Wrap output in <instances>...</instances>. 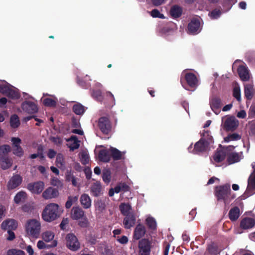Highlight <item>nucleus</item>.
Here are the masks:
<instances>
[{"mask_svg": "<svg viewBox=\"0 0 255 255\" xmlns=\"http://www.w3.org/2000/svg\"><path fill=\"white\" fill-rule=\"evenodd\" d=\"M10 126L12 128H17L20 125V122L17 115L14 114L11 116L10 119Z\"/></svg>", "mask_w": 255, "mask_h": 255, "instance_id": "79ce46f5", "label": "nucleus"}, {"mask_svg": "<svg viewBox=\"0 0 255 255\" xmlns=\"http://www.w3.org/2000/svg\"><path fill=\"white\" fill-rule=\"evenodd\" d=\"M42 240L45 242H51L54 241V238L55 237L54 233L51 231H46L42 233L41 235Z\"/></svg>", "mask_w": 255, "mask_h": 255, "instance_id": "e433bc0d", "label": "nucleus"}, {"mask_svg": "<svg viewBox=\"0 0 255 255\" xmlns=\"http://www.w3.org/2000/svg\"><path fill=\"white\" fill-rule=\"evenodd\" d=\"M66 246L72 251H76L80 248V243L76 236L70 233L67 235L66 237Z\"/></svg>", "mask_w": 255, "mask_h": 255, "instance_id": "6e6552de", "label": "nucleus"}, {"mask_svg": "<svg viewBox=\"0 0 255 255\" xmlns=\"http://www.w3.org/2000/svg\"><path fill=\"white\" fill-rule=\"evenodd\" d=\"M44 188V183L42 181H37L28 183L27 189L32 194H39Z\"/></svg>", "mask_w": 255, "mask_h": 255, "instance_id": "9d476101", "label": "nucleus"}, {"mask_svg": "<svg viewBox=\"0 0 255 255\" xmlns=\"http://www.w3.org/2000/svg\"><path fill=\"white\" fill-rule=\"evenodd\" d=\"M86 239L91 245H95L96 243V238L92 234H88L86 236Z\"/></svg>", "mask_w": 255, "mask_h": 255, "instance_id": "69168bd1", "label": "nucleus"}, {"mask_svg": "<svg viewBox=\"0 0 255 255\" xmlns=\"http://www.w3.org/2000/svg\"><path fill=\"white\" fill-rule=\"evenodd\" d=\"M91 192L93 196L98 197L101 194L102 185L99 181H96L92 184L91 186Z\"/></svg>", "mask_w": 255, "mask_h": 255, "instance_id": "bb28decb", "label": "nucleus"}, {"mask_svg": "<svg viewBox=\"0 0 255 255\" xmlns=\"http://www.w3.org/2000/svg\"><path fill=\"white\" fill-rule=\"evenodd\" d=\"M200 139L194 145L192 152L194 154H198L206 151L210 144L213 142V137L210 134V131L204 130L201 135Z\"/></svg>", "mask_w": 255, "mask_h": 255, "instance_id": "f03ea898", "label": "nucleus"}, {"mask_svg": "<svg viewBox=\"0 0 255 255\" xmlns=\"http://www.w3.org/2000/svg\"><path fill=\"white\" fill-rule=\"evenodd\" d=\"M238 126V121L233 116L227 118L224 123V128L226 131H234Z\"/></svg>", "mask_w": 255, "mask_h": 255, "instance_id": "f8f14e48", "label": "nucleus"}, {"mask_svg": "<svg viewBox=\"0 0 255 255\" xmlns=\"http://www.w3.org/2000/svg\"><path fill=\"white\" fill-rule=\"evenodd\" d=\"M22 177L19 174H13L7 182V188L11 190L18 187L22 183Z\"/></svg>", "mask_w": 255, "mask_h": 255, "instance_id": "ddd939ff", "label": "nucleus"}, {"mask_svg": "<svg viewBox=\"0 0 255 255\" xmlns=\"http://www.w3.org/2000/svg\"><path fill=\"white\" fill-rule=\"evenodd\" d=\"M11 151L9 145L4 144L0 146V157L8 156V153Z\"/></svg>", "mask_w": 255, "mask_h": 255, "instance_id": "58836bf2", "label": "nucleus"}, {"mask_svg": "<svg viewBox=\"0 0 255 255\" xmlns=\"http://www.w3.org/2000/svg\"><path fill=\"white\" fill-rule=\"evenodd\" d=\"M145 232L146 230L144 225L139 224L134 229L133 237L135 240H139L144 236Z\"/></svg>", "mask_w": 255, "mask_h": 255, "instance_id": "aec40b11", "label": "nucleus"}, {"mask_svg": "<svg viewBox=\"0 0 255 255\" xmlns=\"http://www.w3.org/2000/svg\"><path fill=\"white\" fill-rule=\"evenodd\" d=\"M92 97L97 101H102L103 99L102 92L100 90H94L92 94Z\"/></svg>", "mask_w": 255, "mask_h": 255, "instance_id": "603ef678", "label": "nucleus"}, {"mask_svg": "<svg viewBox=\"0 0 255 255\" xmlns=\"http://www.w3.org/2000/svg\"><path fill=\"white\" fill-rule=\"evenodd\" d=\"M210 105L213 111L219 110L221 107L222 102L220 98L214 97L210 100Z\"/></svg>", "mask_w": 255, "mask_h": 255, "instance_id": "c85d7f7f", "label": "nucleus"}, {"mask_svg": "<svg viewBox=\"0 0 255 255\" xmlns=\"http://www.w3.org/2000/svg\"><path fill=\"white\" fill-rule=\"evenodd\" d=\"M255 225V220L252 218H244L240 223V227L243 229H251L253 228Z\"/></svg>", "mask_w": 255, "mask_h": 255, "instance_id": "5701e85b", "label": "nucleus"}, {"mask_svg": "<svg viewBox=\"0 0 255 255\" xmlns=\"http://www.w3.org/2000/svg\"><path fill=\"white\" fill-rule=\"evenodd\" d=\"M49 140L54 144L58 146L62 143V139L58 136H50Z\"/></svg>", "mask_w": 255, "mask_h": 255, "instance_id": "4d7b16f0", "label": "nucleus"}, {"mask_svg": "<svg viewBox=\"0 0 255 255\" xmlns=\"http://www.w3.org/2000/svg\"><path fill=\"white\" fill-rule=\"evenodd\" d=\"M9 88V85L0 84V93L6 95Z\"/></svg>", "mask_w": 255, "mask_h": 255, "instance_id": "e2e57ef3", "label": "nucleus"}, {"mask_svg": "<svg viewBox=\"0 0 255 255\" xmlns=\"http://www.w3.org/2000/svg\"><path fill=\"white\" fill-rule=\"evenodd\" d=\"M214 195L218 201H223L225 205L229 204L236 197L234 193L232 194L229 184L216 186L215 188Z\"/></svg>", "mask_w": 255, "mask_h": 255, "instance_id": "f257e3e1", "label": "nucleus"}, {"mask_svg": "<svg viewBox=\"0 0 255 255\" xmlns=\"http://www.w3.org/2000/svg\"><path fill=\"white\" fill-rule=\"evenodd\" d=\"M241 139V135L237 133H233L228 134L227 136L225 137L224 140L226 142L230 141L238 140Z\"/></svg>", "mask_w": 255, "mask_h": 255, "instance_id": "a18cd8bd", "label": "nucleus"}, {"mask_svg": "<svg viewBox=\"0 0 255 255\" xmlns=\"http://www.w3.org/2000/svg\"><path fill=\"white\" fill-rule=\"evenodd\" d=\"M182 12V8L178 5H173L170 10V14L171 17L174 19L180 17L181 16Z\"/></svg>", "mask_w": 255, "mask_h": 255, "instance_id": "cd10ccee", "label": "nucleus"}, {"mask_svg": "<svg viewBox=\"0 0 255 255\" xmlns=\"http://www.w3.org/2000/svg\"><path fill=\"white\" fill-rule=\"evenodd\" d=\"M221 14L220 9H215L209 13V15L212 19H217Z\"/></svg>", "mask_w": 255, "mask_h": 255, "instance_id": "5fc2aeb1", "label": "nucleus"}, {"mask_svg": "<svg viewBox=\"0 0 255 255\" xmlns=\"http://www.w3.org/2000/svg\"><path fill=\"white\" fill-rule=\"evenodd\" d=\"M150 15L151 16L154 18H164V14L161 13L157 9H154L150 11Z\"/></svg>", "mask_w": 255, "mask_h": 255, "instance_id": "6e6d98bb", "label": "nucleus"}, {"mask_svg": "<svg viewBox=\"0 0 255 255\" xmlns=\"http://www.w3.org/2000/svg\"><path fill=\"white\" fill-rule=\"evenodd\" d=\"M64 162V157L62 154L58 153L56 156V164L58 167L62 166Z\"/></svg>", "mask_w": 255, "mask_h": 255, "instance_id": "13d9d810", "label": "nucleus"}, {"mask_svg": "<svg viewBox=\"0 0 255 255\" xmlns=\"http://www.w3.org/2000/svg\"><path fill=\"white\" fill-rule=\"evenodd\" d=\"M117 240L122 244H126L128 242V238L126 236H123L121 238L117 237Z\"/></svg>", "mask_w": 255, "mask_h": 255, "instance_id": "774afa93", "label": "nucleus"}, {"mask_svg": "<svg viewBox=\"0 0 255 255\" xmlns=\"http://www.w3.org/2000/svg\"><path fill=\"white\" fill-rule=\"evenodd\" d=\"M207 250L208 251L209 253L211 255H215L217 254V248L213 244L208 245L207 248Z\"/></svg>", "mask_w": 255, "mask_h": 255, "instance_id": "680f3d73", "label": "nucleus"}, {"mask_svg": "<svg viewBox=\"0 0 255 255\" xmlns=\"http://www.w3.org/2000/svg\"><path fill=\"white\" fill-rule=\"evenodd\" d=\"M66 140L67 142L66 145L69 148L70 151H74L80 146V141L76 135H72L69 138L66 139Z\"/></svg>", "mask_w": 255, "mask_h": 255, "instance_id": "a211bd4d", "label": "nucleus"}, {"mask_svg": "<svg viewBox=\"0 0 255 255\" xmlns=\"http://www.w3.org/2000/svg\"><path fill=\"white\" fill-rule=\"evenodd\" d=\"M85 217V212L79 206L73 207L71 211V218L73 220H78Z\"/></svg>", "mask_w": 255, "mask_h": 255, "instance_id": "f3484780", "label": "nucleus"}, {"mask_svg": "<svg viewBox=\"0 0 255 255\" xmlns=\"http://www.w3.org/2000/svg\"><path fill=\"white\" fill-rule=\"evenodd\" d=\"M90 160V157L88 153L86 152H82L81 153L80 161L83 165L88 164Z\"/></svg>", "mask_w": 255, "mask_h": 255, "instance_id": "3c124183", "label": "nucleus"}, {"mask_svg": "<svg viewBox=\"0 0 255 255\" xmlns=\"http://www.w3.org/2000/svg\"><path fill=\"white\" fill-rule=\"evenodd\" d=\"M98 126L101 131L108 135L112 130V124L109 119L106 117H102L98 120Z\"/></svg>", "mask_w": 255, "mask_h": 255, "instance_id": "0eeeda50", "label": "nucleus"}, {"mask_svg": "<svg viewBox=\"0 0 255 255\" xmlns=\"http://www.w3.org/2000/svg\"><path fill=\"white\" fill-rule=\"evenodd\" d=\"M233 96L235 98L237 101H241V90L239 87H235L233 89Z\"/></svg>", "mask_w": 255, "mask_h": 255, "instance_id": "864d4df0", "label": "nucleus"}, {"mask_svg": "<svg viewBox=\"0 0 255 255\" xmlns=\"http://www.w3.org/2000/svg\"><path fill=\"white\" fill-rule=\"evenodd\" d=\"M180 82L185 89L189 90L186 87V85L191 89H195L198 86V80L194 73L188 72L184 74L183 78L181 77Z\"/></svg>", "mask_w": 255, "mask_h": 255, "instance_id": "39448f33", "label": "nucleus"}, {"mask_svg": "<svg viewBox=\"0 0 255 255\" xmlns=\"http://www.w3.org/2000/svg\"><path fill=\"white\" fill-rule=\"evenodd\" d=\"M102 178L106 184H109L111 179V172L110 169H105L102 172Z\"/></svg>", "mask_w": 255, "mask_h": 255, "instance_id": "a19ab883", "label": "nucleus"}, {"mask_svg": "<svg viewBox=\"0 0 255 255\" xmlns=\"http://www.w3.org/2000/svg\"><path fill=\"white\" fill-rule=\"evenodd\" d=\"M200 27V20L197 18H193L188 25V30L190 33L196 34L199 32Z\"/></svg>", "mask_w": 255, "mask_h": 255, "instance_id": "dca6fc26", "label": "nucleus"}, {"mask_svg": "<svg viewBox=\"0 0 255 255\" xmlns=\"http://www.w3.org/2000/svg\"><path fill=\"white\" fill-rule=\"evenodd\" d=\"M12 142L11 150L13 154L18 157H21L24 155V150L20 146L21 140L19 137H12L11 138Z\"/></svg>", "mask_w": 255, "mask_h": 255, "instance_id": "423d86ee", "label": "nucleus"}, {"mask_svg": "<svg viewBox=\"0 0 255 255\" xmlns=\"http://www.w3.org/2000/svg\"><path fill=\"white\" fill-rule=\"evenodd\" d=\"M254 88L251 84H247L245 86V96L248 100L252 99L254 95Z\"/></svg>", "mask_w": 255, "mask_h": 255, "instance_id": "c9c22d12", "label": "nucleus"}, {"mask_svg": "<svg viewBox=\"0 0 255 255\" xmlns=\"http://www.w3.org/2000/svg\"><path fill=\"white\" fill-rule=\"evenodd\" d=\"M80 202L84 209H88L92 206V200L88 194L84 193L80 198Z\"/></svg>", "mask_w": 255, "mask_h": 255, "instance_id": "4be33fe9", "label": "nucleus"}, {"mask_svg": "<svg viewBox=\"0 0 255 255\" xmlns=\"http://www.w3.org/2000/svg\"><path fill=\"white\" fill-rule=\"evenodd\" d=\"M125 217L123 220V225L125 228L127 229H130L135 224L136 217L134 213H131L128 215L125 216Z\"/></svg>", "mask_w": 255, "mask_h": 255, "instance_id": "2eb2a0df", "label": "nucleus"}, {"mask_svg": "<svg viewBox=\"0 0 255 255\" xmlns=\"http://www.w3.org/2000/svg\"><path fill=\"white\" fill-rule=\"evenodd\" d=\"M26 197V193L24 191H20L18 192L14 196V201L16 204H18L22 200H24Z\"/></svg>", "mask_w": 255, "mask_h": 255, "instance_id": "37998d69", "label": "nucleus"}, {"mask_svg": "<svg viewBox=\"0 0 255 255\" xmlns=\"http://www.w3.org/2000/svg\"><path fill=\"white\" fill-rule=\"evenodd\" d=\"M109 151L111 155V158L112 157L114 160H119L125 159V152H121L115 147H110Z\"/></svg>", "mask_w": 255, "mask_h": 255, "instance_id": "412c9836", "label": "nucleus"}, {"mask_svg": "<svg viewBox=\"0 0 255 255\" xmlns=\"http://www.w3.org/2000/svg\"><path fill=\"white\" fill-rule=\"evenodd\" d=\"M145 223L149 229L152 230L156 229V222L153 217H149L146 218Z\"/></svg>", "mask_w": 255, "mask_h": 255, "instance_id": "ea45409f", "label": "nucleus"}, {"mask_svg": "<svg viewBox=\"0 0 255 255\" xmlns=\"http://www.w3.org/2000/svg\"><path fill=\"white\" fill-rule=\"evenodd\" d=\"M17 227V222L14 219H7L1 224V228L3 230H14Z\"/></svg>", "mask_w": 255, "mask_h": 255, "instance_id": "6ab92c4d", "label": "nucleus"}, {"mask_svg": "<svg viewBox=\"0 0 255 255\" xmlns=\"http://www.w3.org/2000/svg\"><path fill=\"white\" fill-rule=\"evenodd\" d=\"M43 103L44 106L49 107H54L56 105V101L49 98L44 99Z\"/></svg>", "mask_w": 255, "mask_h": 255, "instance_id": "8fccbe9b", "label": "nucleus"}, {"mask_svg": "<svg viewBox=\"0 0 255 255\" xmlns=\"http://www.w3.org/2000/svg\"><path fill=\"white\" fill-rule=\"evenodd\" d=\"M119 209L121 213L124 216L128 215L133 212H130L132 210L131 206L129 203H122L119 206Z\"/></svg>", "mask_w": 255, "mask_h": 255, "instance_id": "2f4dec72", "label": "nucleus"}, {"mask_svg": "<svg viewBox=\"0 0 255 255\" xmlns=\"http://www.w3.org/2000/svg\"><path fill=\"white\" fill-rule=\"evenodd\" d=\"M41 229V223L36 219L28 220L25 223V232L28 236L33 238L37 239L39 237Z\"/></svg>", "mask_w": 255, "mask_h": 255, "instance_id": "20e7f679", "label": "nucleus"}, {"mask_svg": "<svg viewBox=\"0 0 255 255\" xmlns=\"http://www.w3.org/2000/svg\"><path fill=\"white\" fill-rule=\"evenodd\" d=\"M96 210L99 213H102L106 208V204L102 200H98L95 204Z\"/></svg>", "mask_w": 255, "mask_h": 255, "instance_id": "09e8293b", "label": "nucleus"}, {"mask_svg": "<svg viewBox=\"0 0 255 255\" xmlns=\"http://www.w3.org/2000/svg\"><path fill=\"white\" fill-rule=\"evenodd\" d=\"M0 161L1 163V167L3 170L8 169L12 165V161L8 156L0 157Z\"/></svg>", "mask_w": 255, "mask_h": 255, "instance_id": "72a5a7b5", "label": "nucleus"}, {"mask_svg": "<svg viewBox=\"0 0 255 255\" xmlns=\"http://www.w3.org/2000/svg\"><path fill=\"white\" fill-rule=\"evenodd\" d=\"M22 109L29 114H34L38 112L37 106L34 102L29 101H25L21 104Z\"/></svg>", "mask_w": 255, "mask_h": 255, "instance_id": "9b49d317", "label": "nucleus"}, {"mask_svg": "<svg viewBox=\"0 0 255 255\" xmlns=\"http://www.w3.org/2000/svg\"><path fill=\"white\" fill-rule=\"evenodd\" d=\"M6 96L12 99H18L20 97V95L18 92L16 91L15 90L11 89L10 87Z\"/></svg>", "mask_w": 255, "mask_h": 255, "instance_id": "49530a36", "label": "nucleus"}, {"mask_svg": "<svg viewBox=\"0 0 255 255\" xmlns=\"http://www.w3.org/2000/svg\"><path fill=\"white\" fill-rule=\"evenodd\" d=\"M226 151L224 150H219L215 153L213 155L214 160L218 163L223 161L226 157Z\"/></svg>", "mask_w": 255, "mask_h": 255, "instance_id": "c756f323", "label": "nucleus"}, {"mask_svg": "<svg viewBox=\"0 0 255 255\" xmlns=\"http://www.w3.org/2000/svg\"><path fill=\"white\" fill-rule=\"evenodd\" d=\"M253 168L254 169V173H252L249 178L248 187L246 191V194L250 196L253 194V191L255 190V163L252 164Z\"/></svg>", "mask_w": 255, "mask_h": 255, "instance_id": "4468645a", "label": "nucleus"}, {"mask_svg": "<svg viewBox=\"0 0 255 255\" xmlns=\"http://www.w3.org/2000/svg\"><path fill=\"white\" fill-rule=\"evenodd\" d=\"M71 126L74 128H77L80 127V124L79 121L74 117H73L71 119Z\"/></svg>", "mask_w": 255, "mask_h": 255, "instance_id": "338daca9", "label": "nucleus"}, {"mask_svg": "<svg viewBox=\"0 0 255 255\" xmlns=\"http://www.w3.org/2000/svg\"><path fill=\"white\" fill-rule=\"evenodd\" d=\"M78 199V196H69L68 197L67 201L65 204L66 208L67 209H69L74 203H75L76 202H77Z\"/></svg>", "mask_w": 255, "mask_h": 255, "instance_id": "de8ad7c7", "label": "nucleus"}, {"mask_svg": "<svg viewBox=\"0 0 255 255\" xmlns=\"http://www.w3.org/2000/svg\"><path fill=\"white\" fill-rule=\"evenodd\" d=\"M77 83L81 87L85 89H88L90 86L89 82H86L82 79H80L79 78L77 79Z\"/></svg>", "mask_w": 255, "mask_h": 255, "instance_id": "bf43d9fd", "label": "nucleus"}, {"mask_svg": "<svg viewBox=\"0 0 255 255\" xmlns=\"http://www.w3.org/2000/svg\"><path fill=\"white\" fill-rule=\"evenodd\" d=\"M77 178L73 175L71 171H67L66 175V180L68 182H71L73 186L76 187L77 186Z\"/></svg>", "mask_w": 255, "mask_h": 255, "instance_id": "4c0bfd02", "label": "nucleus"}, {"mask_svg": "<svg viewBox=\"0 0 255 255\" xmlns=\"http://www.w3.org/2000/svg\"><path fill=\"white\" fill-rule=\"evenodd\" d=\"M73 111L77 115H81L85 112L84 107L80 104H75L73 106Z\"/></svg>", "mask_w": 255, "mask_h": 255, "instance_id": "c03bdc74", "label": "nucleus"}, {"mask_svg": "<svg viewBox=\"0 0 255 255\" xmlns=\"http://www.w3.org/2000/svg\"><path fill=\"white\" fill-rule=\"evenodd\" d=\"M60 215L58 205L55 203H50L43 209L41 217L44 221L51 222L59 218Z\"/></svg>", "mask_w": 255, "mask_h": 255, "instance_id": "7ed1b4c3", "label": "nucleus"}, {"mask_svg": "<svg viewBox=\"0 0 255 255\" xmlns=\"http://www.w3.org/2000/svg\"><path fill=\"white\" fill-rule=\"evenodd\" d=\"M82 220L80 221L78 223V225L82 228H87L89 225V222L87 218L85 216L84 218L82 219Z\"/></svg>", "mask_w": 255, "mask_h": 255, "instance_id": "0e129e2a", "label": "nucleus"}, {"mask_svg": "<svg viewBox=\"0 0 255 255\" xmlns=\"http://www.w3.org/2000/svg\"><path fill=\"white\" fill-rule=\"evenodd\" d=\"M240 155L237 152L230 153L227 158V161L229 164H232L240 161Z\"/></svg>", "mask_w": 255, "mask_h": 255, "instance_id": "f704fd0d", "label": "nucleus"}, {"mask_svg": "<svg viewBox=\"0 0 255 255\" xmlns=\"http://www.w3.org/2000/svg\"><path fill=\"white\" fill-rule=\"evenodd\" d=\"M239 76L243 81H247L250 79L249 73L248 69L244 65H240L238 68Z\"/></svg>", "mask_w": 255, "mask_h": 255, "instance_id": "393cba45", "label": "nucleus"}, {"mask_svg": "<svg viewBox=\"0 0 255 255\" xmlns=\"http://www.w3.org/2000/svg\"><path fill=\"white\" fill-rule=\"evenodd\" d=\"M99 160L103 162H109L111 160V155L109 149H103L99 151L98 154Z\"/></svg>", "mask_w": 255, "mask_h": 255, "instance_id": "a878e982", "label": "nucleus"}, {"mask_svg": "<svg viewBox=\"0 0 255 255\" xmlns=\"http://www.w3.org/2000/svg\"><path fill=\"white\" fill-rule=\"evenodd\" d=\"M7 255H25V254L21 250H11L8 251Z\"/></svg>", "mask_w": 255, "mask_h": 255, "instance_id": "052dcab7", "label": "nucleus"}, {"mask_svg": "<svg viewBox=\"0 0 255 255\" xmlns=\"http://www.w3.org/2000/svg\"><path fill=\"white\" fill-rule=\"evenodd\" d=\"M58 195V190L52 187L47 188L42 193V197L46 200L55 198Z\"/></svg>", "mask_w": 255, "mask_h": 255, "instance_id": "b1692460", "label": "nucleus"}, {"mask_svg": "<svg viewBox=\"0 0 255 255\" xmlns=\"http://www.w3.org/2000/svg\"><path fill=\"white\" fill-rule=\"evenodd\" d=\"M139 255H150L151 242L147 239H142L138 243Z\"/></svg>", "mask_w": 255, "mask_h": 255, "instance_id": "1a4fd4ad", "label": "nucleus"}, {"mask_svg": "<svg viewBox=\"0 0 255 255\" xmlns=\"http://www.w3.org/2000/svg\"><path fill=\"white\" fill-rule=\"evenodd\" d=\"M240 209L238 207L231 208L229 212V218L232 221H236L240 216Z\"/></svg>", "mask_w": 255, "mask_h": 255, "instance_id": "7c9ffc66", "label": "nucleus"}, {"mask_svg": "<svg viewBox=\"0 0 255 255\" xmlns=\"http://www.w3.org/2000/svg\"><path fill=\"white\" fill-rule=\"evenodd\" d=\"M57 245V241L56 240L53 241L50 244L47 245L44 243L43 241H39L37 243V248L40 249H49L51 248H54L56 247Z\"/></svg>", "mask_w": 255, "mask_h": 255, "instance_id": "473e14b6", "label": "nucleus"}]
</instances>
